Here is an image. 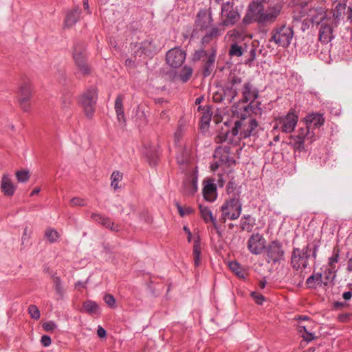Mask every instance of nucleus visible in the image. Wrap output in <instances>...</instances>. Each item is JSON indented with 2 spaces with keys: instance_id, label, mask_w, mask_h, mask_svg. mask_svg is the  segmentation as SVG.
Returning <instances> with one entry per match:
<instances>
[{
  "instance_id": "1",
  "label": "nucleus",
  "mask_w": 352,
  "mask_h": 352,
  "mask_svg": "<svg viewBox=\"0 0 352 352\" xmlns=\"http://www.w3.org/2000/svg\"><path fill=\"white\" fill-rule=\"evenodd\" d=\"M281 10L282 6L278 3L265 8L262 3L253 1L248 6L243 23L249 25L257 22L263 25H271L276 21Z\"/></svg>"
},
{
  "instance_id": "2",
  "label": "nucleus",
  "mask_w": 352,
  "mask_h": 352,
  "mask_svg": "<svg viewBox=\"0 0 352 352\" xmlns=\"http://www.w3.org/2000/svg\"><path fill=\"white\" fill-rule=\"evenodd\" d=\"M258 126L255 119L242 116L240 120L235 122L234 126L232 129V135H239L238 140L248 138L256 133Z\"/></svg>"
},
{
  "instance_id": "3",
  "label": "nucleus",
  "mask_w": 352,
  "mask_h": 352,
  "mask_svg": "<svg viewBox=\"0 0 352 352\" xmlns=\"http://www.w3.org/2000/svg\"><path fill=\"white\" fill-rule=\"evenodd\" d=\"M222 215L219 219L221 223H225L227 219L235 220L241 213L242 205L239 201V195L227 200L221 207Z\"/></svg>"
},
{
  "instance_id": "4",
  "label": "nucleus",
  "mask_w": 352,
  "mask_h": 352,
  "mask_svg": "<svg viewBox=\"0 0 352 352\" xmlns=\"http://www.w3.org/2000/svg\"><path fill=\"white\" fill-rule=\"evenodd\" d=\"M73 58L75 62V76L77 78L87 76L91 73V68L87 62L85 48L81 45H76L73 53Z\"/></svg>"
},
{
  "instance_id": "5",
  "label": "nucleus",
  "mask_w": 352,
  "mask_h": 352,
  "mask_svg": "<svg viewBox=\"0 0 352 352\" xmlns=\"http://www.w3.org/2000/svg\"><path fill=\"white\" fill-rule=\"evenodd\" d=\"M242 102H251L245 107V111L248 112L251 111L254 114H260L261 109L258 107V104H254V100L258 98V92L256 88H254L250 82H246L243 85L242 87Z\"/></svg>"
},
{
  "instance_id": "6",
  "label": "nucleus",
  "mask_w": 352,
  "mask_h": 352,
  "mask_svg": "<svg viewBox=\"0 0 352 352\" xmlns=\"http://www.w3.org/2000/svg\"><path fill=\"white\" fill-rule=\"evenodd\" d=\"M98 98V90L91 87L84 91L80 97L79 102L87 117L91 118L95 111V106Z\"/></svg>"
},
{
  "instance_id": "7",
  "label": "nucleus",
  "mask_w": 352,
  "mask_h": 352,
  "mask_svg": "<svg viewBox=\"0 0 352 352\" xmlns=\"http://www.w3.org/2000/svg\"><path fill=\"white\" fill-rule=\"evenodd\" d=\"M315 133L307 125L298 131V134L291 136L290 143L296 150L302 151L306 144H310L314 140Z\"/></svg>"
},
{
  "instance_id": "8",
  "label": "nucleus",
  "mask_w": 352,
  "mask_h": 352,
  "mask_svg": "<svg viewBox=\"0 0 352 352\" xmlns=\"http://www.w3.org/2000/svg\"><path fill=\"white\" fill-rule=\"evenodd\" d=\"M270 41L283 47H288L293 38L294 32L292 28L283 25L272 31Z\"/></svg>"
},
{
  "instance_id": "9",
  "label": "nucleus",
  "mask_w": 352,
  "mask_h": 352,
  "mask_svg": "<svg viewBox=\"0 0 352 352\" xmlns=\"http://www.w3.org/2000/svg\"><path fill=\"white\" fill-rule=\"evenodd\" d=\"M221 18L220 25L223 27L233 25L239 20L240 14L233 2L228 1L222 4Z\"/></svg>"
},
{
  "instance_id": "10",
  "label": "nucleus",
  "mask_w": 352,
  "mask_h": 352,
  "mask_svg": "<svg viewBox=\"0 0 352 352\" xmlns=\"http://www.w3.org/2000/svg\"><path fill=\"white\" fill-rule=\"evenodd\" d=\"M298 116L293 111H289L285 116L276 119L274 129H280L282 132L292 133L298 122Z\"/></svg>"
},
{
  "instance_id": "11",
  "label": "nucleus",
  "mask_w": 352,
  "mask_h": 352,
  "mask_svg": "<svg viewBox=\"0 0 352 352\" xmlns=\"http://www.w3.org/2000/svg\"><path fill=\"white\" fill-rule=\"evenodd\" d=\"M301 12L302 16H307L308 20L316 25H319L329 18L324 8L322 7L309 8L307 3L302 8Z\"/></svg>"
},
{
  "instance_id": "12",
  "label": "nucleus",
  "mask_w": 352,
  "mask_h": 352,
  "mask_svg": "<svg viewBox=\"0 0 352 352\" xmlns=\"http://www.w3.org/2000/svg\"><path fill=\"white\" fill-rule=\"evenodd\" d=\"M267 241L264 236L258 232L252 234L248 242L247 248L254 255H259L266 248Z\"/></svg>"
},
{
  "instance_id": "13",
  "label": "nucleus",
  "mask_w": 352,
  "mask_h": 352,
  "mask_svg": "<svg viewBox=\"0 0 352 352\" xmlns=\"http://www.w3.org/2000/svg\"><path fill=\"white\" fill-rule=\"evenodd\" d=\"M266 261L268 263L280 262L284 259V250L282 245L274 241L266 245Z\"/></svg>"
},
{
  "instance_id": "14",
  "label": "nucleus",
  "mask_w": 352,
  "mask_h": 352,
  "mask_svg": "<svg viewBox=\"0 0 352 352\" xmlns=\"http://www.w3.org/2000/svg\"><path fill=\"white\" fill-rule=\"evenodd\" d=\"M186 52L179 47H175L167 52L166 63L173 68L179 67L186 59Z\"/></svg>"
},
{
  "instance_id": "15",
  "label": "nucleus",
  "mask_w": 352,
  "mask_h": 352,
  "mask_svg": "<svg viewBox=\"0 0 352 352\" xmlns=\"http://www.w3.org/2000/svg\"><path fill=\"white\" fill-rule=\"evenodd\" d=\"M335 277L336 271H333L332 270H329L325 267V270L322 274L318 273L311 276L307 280V283L311 285L314 282L316 283V285L322 286V285H324V286H327L333 282Z\"/></svg>"
},
{
  "instance_id": "16",
  "label": "nucleus",
  "mask_w": 352,
  "mask_h": 352,
  "mask_svg": "<svg viewBox=\"0 0 352 352\" xmlns=\"http://www.w3.org/2000/svg\"><path fill=\"white\" fill-rule=\"evenodd\" d=\"M309 258V254H308L307 249H294L291 259V263L293 268L296 270L306 268L308 265Z\"/></svg>"
},
{
  "instance_id": "17",
  "label": "nucleus",
  "mask_w": 352,
  "mask_h": 352,
  "mask_svg": "<svg viewBox=\"0 0 352 352\" xmlns=\"http://www.w3.org/2000/svg\"><path fill=\"white\" fill-rule=\"evenodd\" d=\"M318 25L319 41L322 43H328L331 42L334 38L333 34V28L337 26H334V24L331 22L330 18L323 21V22L320 23Z\"/></svg>"
},
{
  "instance_id": "18",
  "label": "nucleus",
  "mask_w": 352,
  "mask_h": 352,
  "mask_svg": "<svg viewBox=\"0 0 352 352\" xmlns=\"http://www.w3.org/2000/svg\"><path fill=\"white\" fill-rule=\"evenodd\" d=\"M197 191V175L195 170L188 175L183 183V192L188 195H193Z\"/></svg>"
},
{
  "instance_id": "19",
  "label": "nucleus",
  "mask_w": 352,
  "mask_h": 352,
  "mask_svg": "<svg viewBox=\"0 0 352 352\" xmlns=\"http://www.w3.org/2000/svg\"><path fill=\"white\" fill-rule=\"evenodd\" d=\"M241 84L239 78H233L224 89V100L232 102L238 94L239 86Z\"/></svg>"
},
{
  "instance_id": "20",
  "label": "nucleus",
  "mask_w": 352,
  "mask_h": 352,
  "mask_svg": "<svg viewBox=\"0 0 352 352\" xmlns=\"http://www.w3.org/2000/svg\"><path fill=\"white\" fill-rule=\"evenodd\" d=\"M1 190L4 195L7 197H12L15 192L16 186L8 174H3L2 175L1 180Z\"/></svg>"
},
{
  "instance_id": "21",
  "label": "nucleus",
  "mask_w": 352,
  "mask_h": 352,
  "mask_svg": "<svg viewBox=\"0 0 352 352\" xmlns=\"http://www.w3.org/2000/svg\"><path fill=\"white\" fill-rule=\"evenodd\" d=\"M324 121L322 115L317 113H309L305 118L306 125L313 131L315 128L322 126Z\"/></svg>"
},
{
  "instance_id": "22",
  "label": "nucleus",
  "mask_w": 352,
  "mask_h": 352,
  "mask_svg": "<svg viewBox=\"0 0 352 352\" xmlns=\"http://www.w3.org/2000/svg\"><path fill=\"white\" fill-rule=\"evenodd\" d=\"M204 184L203 195L204 199L208 201H214L217 198L216 185L211 180H207Z\"/></svg>"
},
{
  "instance_id": "23",
  "label": "nucleus",
  "mask_w": 352,
  "mask_h": 352,
  "mask_svg": "<svg viewBox=\"0 0 352 352\" xmlns=\"http://www.w3.org/2000/svg\"><path fill=\"white\" fill-rule=\"evenodd\" d=\"M215 58H216V50H212V52L209 54L205 59L203 60L204 62V66H203V73L204 76H209L214 68V65L215 62Z\"/></svg>"
},
{
  "instance_id": "24",
  "label": "nucleus",
  "mask_w": 352,
  "mask_h": 352,
  "mask_svg": "<svg viewBox=\"0 0 352 352\" xmlns=\"http://www.w3.org/2000/svg\"><path fill=\"white\" fill-rule=\"evenodd\" d=\"M212 22L210 14H208L206 10H200L197 16L196 23L201 29L207 28Z\"/></svg>"
},
{
  "instance_id": "25",
  "label": "nucleus",
  "mask_w": 352,
  "mask_h": 352,
  "mask_svg": "<svg viewBox=\"0 0 352 352\" xmlns=\"http://www.w3.org/2000/svg\"><path fill=\"white\" fill-rule=\"evenodd\" d=\"M81 11L78 8H74L69 11L65 19V28H72L80 19Z\"/></svg>"
},
{
  "instance_id": "26",
  "label": "nucleus",
  "mask_w": 352,
  "mask_h": 352,
  "mask_svg": "<svg viewBox=\"0 0 352 352\" xmlns=\"http://www.w3.org/2000/svg\"><path fill=\"white\" fill-rule=\"evenodd\" d=\"M91 218L100 223L105 228L114 231L118 232L120 230V226L118 224H116L114 222L111 221V220L109 218L107 217H102L99 214H92Z\"/></svg>"
},
{
  "instance_id": "27",
  "label": "nucleus",
  "mask_w": 352,
  "mask_h": 352,
  "mask_svg": "<svg viewBox=\"0 0 352 352\" xmlns=\"http://www.w3.org/2000/svg\"><path fill=\"white\" fill-rule=\"evenodd\" d=\"M139 51H140L141 54H144L146 56L151 58L157 53V48L151 41L148 40L141 43L137 53L139 52Z\"/></svg>"
},
{
  "instance_id": "28",
  "label": "nucleus",
  "mask_w": 352,
  "mask_h": 352,
  "mask_svg": "<svg viewBox=\"0 0 352 352\" xmlns=\"http://www.w3.org/2000/svg\"><path fill=\"white\" fill-rule=\"evenodd\" d=\"M223 29H220L217 27H213L210 30L207 32L202 37L201 42L203 44H209L214 40L217 39L222 34Z\"/></svg>"
},
{
  "instance_id": "29",
  "label": "nucleus",
  "mask_w": 352,
  "mask_h": 352,
  "mask_svg": "<svg viewBox=\"0 0 352 352\" xmlns=\"http://www.w3.org/2000/svg\"><path fill=\"white\" fill-rule=\"evenodd\" d=\"M32 85L28 80H23L21 82L18 89V98H31Z\"/></svg>"
},
{
  "instance_id": "30",
  "label": "nucleus",
  "mask_w": 352,
  "mask_h": 352,
  "mask_svg": "<svg viewBox=\"0 0 352 352\" xmlns=\"http://www.w3.org/2000/svg\"><path fill=\"white\" fill-rule=\"evenodd\" d=\"M236 136L232 135V131L228 129H222L221 131L215 138V142L217 144L222 143L223 142H228L229 143H233L235 142Z\"/></svg>"
},
{
  "instance_id": "31",
  "label": "nucleus",
  "mask_w": 352,
  "mask_h": 352,
  "mask_svg": "<svg viewBox=\"0 0 352 352\" xmlns=\"http://www.w3.org/2000/svg\"><path fill=\"white\" fill-rule=\"evenodd\" d=\"M199 210L201 216L206 223L211 222L212 225L216 227L217 220L213 217L212 211L207 207L203 205H199Z\"/></svg>"
},
{
  "instance_id": "32",
  "label": "nucleus",
  "mask_w": 352,
  "mask_h": 352,
  "mask_svg": "<svg viewBox=\"0 0 352 352\" xmlns=\"http://www.w3.org/2000/svg\"><path fill=\"white\" fill-rule=\"evenodd\" d=\"M345 10V6L340 3L338 4L333 12L332 16H328L331 19V22L334 24V26H338L340 19L342 18V12Z\"/></svg>"
},
{
  "instance_id": "33",
  "label": "nucleus",
  "mask_w": 352,
  "mask_h": 352,
  "mask_svg": "<svg viewBox=\"0 0 352 352\" xmlns=\"http://www.w3.org/2000/svg\"><path fill=\"white\" fill-rule=\"evenodd\" d=\"M53 288L55 290L58 299H62L64 296L65 290L59 276H52Z\"/></svg>"
},
{
  "instance_id": "34",
  "label": "nucleus",
  "mask_w": 352,
  "mask_h": 352,
  "mask_svg": "<svg viewBox=\"0 0 352 352\" xmlns=\"http://www.w3.org/2000/svg\"><path fill=\"white\" fill-rule=\"evenodd\" d=\"M193 259H194V265L197 267L200 264V254H201V245L199 243V239L197 237L195 239L194 245H193Z\"/></svg>"
},
{
  "instance_id": "35",
  "label": "nucleus",
  "mask_w": 352,
  "mask_h": 352,
  "mask_svg": "<svg viewBox=\"0 0 352 352\" xmlns=\"http://www.w3.org/2000/svg\"><path fill=\"white\" fill-rule=\"evenodd\" d=\"M115 109L117 113L118 120H122L124 122L125 118L122 107V98L120 96H118L117 98L116 99Z\"/></svg>"
},
{
  "instance_id": "36",
  "label": "nucleus",
  "mask_w": 352,
  "mask_h": 352,
  "mask_svg": "<svg viewBox=\"0 0 352 352\" xmlns=\"http://www.w3.org/2000/svg\"><path fill=\"white\" fill-rule=\"evenodd\" d=\"M230 269L235 273V274L241 278H245L246 276V272L242 269L240 265L236 261H232L229 263Z\"/></svg>"
},
{
  "instance_id": "37",
  "label": "nucleus",
  "mask_w": 352,
  "mask_h": 352,
  "mask_svg": "<svg viewBox=\"0 0 352 352\" xmlns=\"http://www.w3.org/2000/svg\"><path fill=\"white\" fill-rule=\"evenodd\" d=\"M338 259H339V251H338V250L334 249L333 252V255L329 258V261H328V263H327V265L326 266V267H327L329 270H332L333 271L336 272V265L338 262Z\"/></svg>"
},
{
  "instance_id": "38",
  "label": "nucleus",
  "mask_w": 352,
  "mask_h": 352,
  "mask_svg": "<svg viewBox=\"0 0 352 352\" xmlns=\"http://www.w3.org/2000/svg\"><path fill=\"white\" fill-rule=\"evenodd\" d=\"M85 310L91 314H97L99 311V307L96 302L87 300L83 304Z\"/></svg>"
},
{
  "instance_id": "39",
  "label": "nucleus",
  "mask_w": 352,
  "mask_h": 352,
  "mask_svg": "<svg viewBox=\"0 0 352 352\" xmlns=\"http://www.w3.org/2000/svg\"><path fill=\"white\" fill-rule=\"evenodd\" d=\"M123 175L120 171H113L111 176V186L114 188V190H117L120 188L118 184L122 179Z\"/></svg>"
},
{
  "instance_id": "40",
  "label": "nucleus",
  "mask_w": 352,
  "mask_h": 352,
  "mask_svg": "<svg viewBox=\"0 0 352 352\" xmlns=\"http://www.w3.org/2000/svg\"><path fill=\"white\" fill-rule=\"evenodd\" d=\"M59 233L54 229L47 228L45 232V237L50 243H54L59 239Z\"/></svg>"
},
{
  "instance_id": "41",
  "label": "nucleus",
  "mask_w": 352,
  "mask_h": 352,
  "mask_svg": "<svg viewBox=\"0 0 352 352\" xmlns=\"http://www.w3.org/2000/svg\"><path fill=\"white\" fill-rule=\"evenodd\" d=\"M309 326L307 325H299L298 331L302 333V336L307 341L313 340L315 337L314 334L308 331Z\"/></svg>"
},
{
  "instance_id": "42",
  "label": "nucleus",
  "mask_w": 352,
  "mask_h": 352,
  "mask_svg": "<svg viewBox=\"0 0 352 352\" xmlns=\"http://www.w3.org/2000/svg\"><path fill=\"white\" fill-rule=\"evenodd\" d=\"M192 74V69L190 67L185 66L179 75V78L184 82L188 81Z\"/></svg>"
},
{
  "instance_id": "43",
  "label": "nucleus",
  "mask_w": 352,
  "mask_h": 352,
  "mask_svg": "<svg viewBox=\"0 0 352 352\" xmlns=\"http://www.w3.org/2000/svg\"><path fill=\"white\" fill-rule=\"evenodd\" d=\"M243 50L241 46L236 43H233L230 45V48L229 50V55L230 56L240 57L243 55Z\"/></svg>"
},
{
  "instance_id": "44",
  "label": "nucleus",
  "mask_w": 352,
  "mask_h": 352,
  "mask_svg": "<svg viewBox=\"0 0 352 352\" xmlns=\"http://www.w3.org/2000/svg\"><path fill=\"white\" fill-rule=\"evenodd\" d=\"M31 98H18V101L21 109L25 112H29L31 109Z\"/></svg>"
},
{
  "instance_id": "45",
  "label": "nucleus",
  "mask_w": 352,
  "mask_h": 352,
  "mask_svg": "<svg viewBox=\"0 0 352 352\" xmlns=\"http://www.w3.org/2000/svg\"><path fill=\"white\" fill-rule=\"evenodd\" d=\"M211 120V113L209 111L204 112L201 118V128L204 129L208 126V124Z\"/></svg>"
},
{
  "instance_id": "46",
  "label": "nucleus",
  "mask_w": 352,
  "mask_h": 352,
  "mask_svg": "<svg viewBox=\"0 0 352 352\" xmlns=\"http://www.w3.org/2000/svg\"><path fill=\"white\" fill-rule=\"evenodd\" d=\"M16 177L19 182H26L30 178V173L26 170H19L16 173Z\"/></svg>"
},
{
  "instance_id": "47",
  "label": "nucleus",
  "mask_w": 352,
  "mask_h": 352,
  "mask_svg": "<svg viewBox=\"0 0 352 352\" xmlns=\"http://www.w3.org/2000/svg\"><path fill=\"white\" fill-rule=\"evenodd\" d=\"M176 206L178 210V212L182 217L185 215L190 214L193 212V209L190 206L182 207L178 203H176Z\"/></svg>"
},
{
  "instance_id": "48",
  "label": "nucleus",
  "mask_w": 352,
  "mask_h": 352,
  "mask_svg": "<svg viewBox=\"0 0 352 352\" xmlns=\"http://www.w3.org/2000/svg\"><path fill=\"white\" fill-rule=\"evenodd\" d=\"M185 131V126L182 123H180L174 133V138L175 142H179L180 139L182 138Z\"/></svg>"
},
{
  "instance_id": "49",
  "label": "nucleus",
  "mask_w": 352,
  "mask_h": 352,
  "mask_svg": "<svg viewBox=\"0 0 352 352\" xmlns=\"http://www.w3.org/2000/svg\"><path fill=\"white\" fill-rule=\"evenodd\" d=\"M28 313L31 317L35 320H38L40 318V311L38 307L34 305H31L29 306Z\"/></svg>"
},
{
  "instance_id": "50",
  "label": "nucleus",
  "mask_w": 352,
  "mask_h": 352,
  "mask_svg": "<svg viewBox=\"0 0 352 352\" xmlns=\"http://www.w3.org/2000/svg\"><path fill=\"white\" fill-rule=\"evenodd\" d=\"M105 303L111 308H116V299L111 294H106L104 296Z\"/></svg>"
},
{
  "instance_id": "51",
  "label": "nucleus",
  "mask_w": 352,
  "mask_h": 352,
  "mask_svg": "<svg viewBox=\"0 0 352 352\" xmlns=\"http://www.w3.org/2000/svg\"><path fill=\"white\" fill-rule=\"evenodd\" d=\"M70 205L72 206H84L86 205L85 199L80 197H74L70 200Z\"/></svg>"
},
{
  "instance_id": "52",
  "label": "nucleus",
  "mask_w": 352,
  "mask_h": 352,
  "mask_svg": "<svg viewBox=\"0 0 352 352\" xmlns=\"http://www.w3.org/2000/svg\"><path fill=\"white\" fill-rule=\"evenodd\" d=\"M208 55V54L205 50H199L195 52L193 59L195 60H199L203 58H205Z\"/></svg>"
},
{
  "instance_id": "53",
  "label": "nucleus",
  "mask_w": 352,
  "mask_h": 352,
  "mask_svg": "<svg viewBox=\"0 0 352 352\" xmlns=\"http://www.w3.org/2000/svg\"><path fill=\"white\" fill-rule=\"evenodd\" d=\"M250 216H244L241 221V229L243 230H247L248 232H250L252 230V226L250 223H247L246 221L250 219Z\"/></svg>"
},
{
  "instance_id": "54",
  "label": "nucleus",
  "mask_w": 352,
  "mask_h": 352,
  "mask_svg": "<svg viewBox=\"0 0 352 352\" xmlns=\"http://www.w3.org/2000/svg\"><path fill=\"white\" fill-rule=\"evenodd\" d=\"M43 327L46 331H53L56 328V324L52 321H49L43 323Z\"/></svg>"
},
{
  "instance_id": "55",
  "label": "nucleus",
  "mask_w": 352,
  "mask_h": 352,
  "mask_svg": "<svg viewBox=\"0 0 352 352\" xmlns=\"http://www.w3.org/2000/svg\"><path fill=\"white\" fill-rule=\"evenodd\" d=\"M228 34L233 39H237L242 36L243 33L238 30H232L228 32Z\"/></svg>"
},
{
  "instance_id": "56",
  "label": "nucleus",
  "mask_w": 352,
  "mask_h": 352,
  "mask_svg": "<svg viewBox=\"0 0 352 352\" xmlns=\"http://www.w3.org/2000/svg\"><path fill=\"white\" fill-rule=\"evenodd\" d=\"M252 296L254 298V300H256V303L258 304V305H261L264 300V297L263 295L260 294H258V293H256V292H252Z\"/></svg>"
},
{
  "instance_id": "57",
  "label": "nucleus",
  "mask_w": 352,
  "mask_h": 352,
  "mask_svg": "<svg viewBox=\"0 0 352 352\" xmlns=\"http://www.w3.org/2000/svg\"><path fill=\"white\" fill-rule=\"evenodd\" d=\"M41 342L44 346H48L51 344L52 340L50 336L45 335L41 337Z\"/></svg>"
},
{
  "instance_id": "58",
  "label": "nucleus",
  "mask_w": 352,
  "mask_h": 352,
  "mask_svg": "<svg viewBox=\"0 0 352 352\" xmlns=\"http://www.w3.org/2000/svg\"><path fill=\"white\" fill-rule=\"evenodd\" d=\"M97 334L99 338H105L106 335H107L106 331L102 327H98V330H97Z\"/></svg>"
},
{
  "instance_id": "59",
  "label": "nucleus",
  "mask_w": 352,
  "mask_h": 352,
  "mask_svg": "<svg viewBox=\"0 0 352 352\" xmlns=\"http://www.w3.org/2000/svg\"><path fill=\"white\" fill-rule=\"evenodd\" d=\"M213 98L216 102H220L224 100V96L223 97L221 94L217 93L214 95Z\"/></svg>"
},
{
  "instance_id": "60",
  "label": "nucleus",
  "mask_w": 352,
  "mask_h": 352,
  "mask_svg": "<svg viewBox=\"0 0 352 352\" xmlns=\"http://www.w3.org/2000/svg\"><path fill=\"white\" fill-rule=\"evenodd\" d=\"M347 14V19L352 24V5L348 8Z\"/></svg>"
},
{
  "instance_id": "61",
  "label": "nucleus",
  "mask_w": 352,
  "mask_h": 352,
  "mask_svg": "<svg viewBox=\"0 0 352 352\" xmlns=\"http://www.w3.org/2000/svg\"><path fill=\"white\" fill-rule=\"evenodd\" d=\"M351 297H352V293L351 292H344L342 294V298L345 300H348L351 299Z\"/></svg>"
},
{
  "instance_id": "62",
  "label": "nucleus",
  "mask_w": 352,
  "mask_h": 352,
  "mask_svg": "<svg viewBox=\"0 0 352 352\" xmlns=\"http://www.w3.org/2000/svg\"><path fill=\"white\" fill-rule=\"evenodd\" d=\"M160 118L164 121H167L168 120V115L166 111L161 112Z\"/></svg>"
},
{
  "instance_id": "63",
  "label": "nucleus",
  "mask_w": 352,
  "mask_h": 352,
  "mask_svg": "<svg viewBox=\"0 0 352 352\" xmlns=\"http://www.w3.org/2000/svg\"><path fill=\"white\" fill-rule=\"evenodd\" d=\"M30 238V234H28V228H25L24 229V232H23V236L22 237V240L24 241L26 239H29Z\"/></svg>"
},
{
  "instance_id": "64",
  "label": "nucleus",
  "mask_w": 352,
  "mask_h": 352,
  "mask_svg": "<svg viewBox=\"0 0 352 352\" xmlns=\"http://www.w3.org/2000/svg\"><path fill=\"white\" fill-rule=\"evenodd\" d=\"M347 270L352 271V257L348 261Z\"/></svg>"
}]
</instances>
